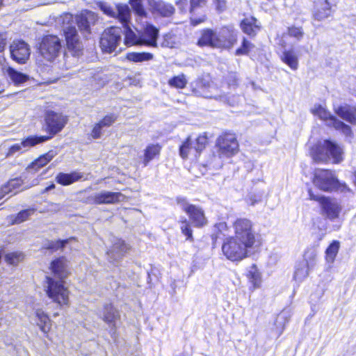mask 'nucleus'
Instances as JSON below:
<instances>
[{"mask_svg": "<svg viewBox=\"0 0 356 356\" xmlns=\"http://www.w3.org/2000/svg\"><path fill=\"white\" fill-rule=\"evenodd\" d=\"M51 269L55 278L46 276V293L54 302L60 305H67L69 302V291L63 282L68 275L67 260L64 257L54 259L51 263Z\"/></svg>", "mask_w": 356, "mask_h": 356, "instance_id": "1", "label": "nucleus"}, {"mask_svg": "<svg viewBox=\"0 0 356 356\" xmlns=\"http://www.w3.org/2000/svg\"><path fill=\"white\" fill-rule=\"evenodd\" d=\"M252 248L233 236L226 238L222 245L224 256L232 261H241L248 256Z\"/></svg>", "mask_w": 356, "mask_h": 356, "instance_id": "2", "label": "nucleus"}, {"mask_svg": "<svg viewBox=\"0 0 356 356\" xmlns=\"http://www.w3.org/2000/svg\"><path fill=\"white\" fill-rule=\"evenodd\" d=\"M131 10L127 5L118 7V19L122 24L126 45H140V33L136 34L129 26Z\"/></svg>", "mask_w": 356, "mask_h": 356, "instance_id": "3", "label": "nucleus"}, {"mask_svg": "<svg viewBox=\"0 0 356 356\" xmlns=\"http://www.w3.org/2000/svg\"><path fill=\"white\" fill-rule=\"evenodd\" d=\"M41 56L48 61H53L63 53L60 38L54 35L44 36L39 47Z\"/></svg>", "mask_w": 356, "mask_h": 356, "instance_id": "4", "label": "nucleus"}, {"mask_svg": "<svg viewBox=\"0 0 356 356\" xmlns=\"http://www.w3.org/2000/svg\"><path fill=\"white\" fill-rule=\"evenodd\" d=\"M234 238L253 248L256 242V234L252 222L247 218H238L233 224Z\"/></svg>", "mask_w": 356, "mask_h": 356, "instance_id": "5", "label": "nucleus"}, {"mask_svg": "<svg viewBox=\"0 0 356 356\" xmlns=\"http://www.w3.org/2000/svg\"><path fill=\"white\" fill-rule=\"evenodd\" d=\"M122 29L118 26L105 29L99 41L102 50L109 54L115 51L122 42Z\"/></svg>", "mask_w": 356, "mask_h": 356, "instance_id": "6", "label": "nucleus"}, {"mask_svg": "<svg viewBox=\"0 0 356 356\" xmlns=\"http://www.w3.org/2000/svg\"><path fill=\"white\" fill-rule=\"evenodd\" d=\"M99 317L108 325L109 333L112 338L115 339L117 334V328L120 323V311L111 303H106L98 312Z\"/></svg>", "mask_w": 356, "mask_h": 356, "instance_id": "7", "label": "nucleus"}, {"mask_svg": "<svg viewBox=\"0 0 356 356\" xmlns=\"http://www.w3.org/2000/svg\"><path fill=\"white\" fill-rule=\"evenodd\" d=\"M309 195L311 200L320 203L322 214L327 218L334 220L339 218L341 207L335 200L322 195H316L311 190L309 191Z\"/></svg>", "mask_w": 356, "mask_h": 356, "instance_id": "8", "label": "nucleus"}, {"mask_svg": "<svg viewBox=\"0 0 356 356\" xmlns=\"http://www.w3.org/2000/svg\"><path fill=\"white\" fill-rule=\"evenodd\" d=\"M216 147L220 158L231 157L238 151V143L234 134L225 133L220 136L216 141Z\"/></svg>", "mask_w": 356, "mask_h": 356, "instance_id": "9", "label": "nucleus"}, {"mask_svg": "<svg viewBox=\"0 0 356 356\" xmlns=\"http://www.w3.org/2000/svg\"><path fill=\"white\" fill-rule=\"evenodd\" d=\"M207 143L208 139L205 135H200L195 140L188 137L180 146L179 155L184 159L189 156L197 157L205 148Z\"/></svg>", "mask_w": 356, "mask_h": 356, "instance_id": "10", "label": "nucleus"}, {"mask_svg": "<svg viewBox=\"0 0 356 356\" xmlns=\"http://www.w3.org/2000/svg\"><path fill=\"white\" fill-rule=\"evenodd\" d=\"M322 149L326 151V154H323L320 151L314 154V159L316 161H323L330 156L333 162L338 163L343 160V148L337 143L331 140H325L322 146Z\"/></svg>", "mask_w": 356, "mask_h": 356, "instance_id": "11", "label": "nucleus"}, {"mask_svg": "<svg viewBox=\"0 0 356 356\" xmlns=\"http://www.w3.org/2000/svg\"><path fill=\"white\" fill-rule=\"evenodd\" d=\"M313 182L322 191H332L337 185V178L332 171L317 170L314 173Z\"/></svg>", "mask_w": 356, "mask_h": 356, "instance_id": "12", "label": "nucleus"}, {"mask_svg": "<svg viewBox=\"0 0 356 356\" xmlns=\"http://www.w3.org/2000/svg\"><path fill=\"white\" fill-rule=\"evenodd\" d=\"M44 120V129L50 134L49 140L60 132L67 122L63 115L54 111H47Z\"/></svg>", "mask_w": 356, "mask_h": 356, "instance_id": "13", "label": "nucleus"}, {"mask_svg": "<svg viewBox=\"0 0 356 356\" xmlns=\"http://www.w3.org/2000/svg\"><path fill=\"white\" fill-rule=\"evenodd\" d=\"M64 35L67 51L73 56H79L82 54L83 44L76 29L70 26L64 29Z\"/></svg>", "mask_w": 356, "mask_h": 356, "instance_id": "14", "label": "nucleus"}, {"mask_svg": "<svg viewBox=\"0 0 356 356\" xmlns=\"http://www.w3.org/2000/svg\"><path fill=\"white\" fill-rule=\"evenodd\" d=\"M11 58L19 64H24L29 60L31 50L27 43L22 40H14L10 45Z\"/></svg>", "mask_w": 356, "mask_h": 356, "instance_id": "15", "label": "nucleus"}, {"mask_svg": "<svg viewBox=\"0 0 356 356\" xmlns=\"http://www.w3.org/2000/svg\"><path fill=\"white\" fill-rule=\"evenodd\" d=\"M216 48L230 49L237 42V31L232 27H223L217 33Z\"/></svg>", "mask_w": 356, "mask_h": 356, "instance_id": "16", "label": "nucleus"}, {"mask_svg": "<svg viewBox=\"0 0 356 356\" xmlns=\"http://www.w3.org/2000/svg\"><path fill=\"white\" fill-rule=\"evenodd\" d=\"M50 137L31 136L23 140L20 143H16L12 145L8 152L7 156H13L16 153H22L26 152L29 147L37 144L42 143L49 140Z\"/></svg>", "mask_w": 356, "mask_h": 356, "instance_id": "17", "label": "nucleus"}, {"mask_svg": "<svg viewBox=\"0 0 356 356\" xmlns=\"http://www.w3.org/2000/svg\"><path fill=\"white\" fill-rule=\"evenodd\" d=\"M159 29L151 24L147 23L143 30L140 32V45L157 47Z\"/></svg>", "mask_w": 356, "mask_h": 356, "instance_id": "18", "label": "nucleus"}, {"mask_svg": "<svg viewBox=\"0 0 356 356\" xmlns=\"http://www.w3.org/2000/svg\"><path fill=\"white\" fill-rule=\"evenodd\" d=\"M337 0H324L317 6L313 13L315 20L322 21L332 15L337 6Z\"/></svg>", "mask_w": 356, "mask_h": 356, "instance_id": "19", "label": "nucleus"}, {"mask_svg": "<svg viewBox=\"0 0 356 356\" xmlns=\"http://www.w3.org/2000/svg\"><path fill=\"white\" fill-rule=\"evenodd\" d=\"M98 20L97 14L92 11L86 10L76 17V23L83 34L90 33V26L96 24Z\"/></svg>", "mask_w": 356, "mask_h": 356, "instance_id": "20", "label": "nucleus"}, {"mask_svg": "<svg viewBox=\"0 0 356 356\" xmlns=\"http://www.w3.org/2000/svg\"><path fill=\"white\" fill-rule=\"evenodd\" d=\"M124 199V195L120 192H111L103 191L94 194L93 202L95 204H115L120 202Z\"/></svg>", "mask_w": 356, "mask_h": 356, "instance_id": "21", "label": "nucleus"}, {"mask_svg": "<svg viewBox=\"0 0 356 356\" xmlns=\"http://www.w3.org/2000/svg\"><path fill=\"white\" fill-rule=\"evenodd\" d=\"M127 250V247L124 241L115 238L111 248L107 252L109 261L113 264L118 263Z\"/></svg>", "mask_w": 356, "mask_h": 356, "instance_id": "22", "label": "nucleus"}, {"mask_svg": "<svg viewBox=\"0 0 356 356\" xmlns=\"http://www.w3.org/2000/svg\"><path fill=\"white\" fill-rule=\"evenodd\" d=\"M150 8L156 13L164 17H169L175 12L174 7L161 0H148Z\"/></svg>", "mask_w": 356, "mask_h": 356, "instance_id": "23", "label": "nucleus"}, {"mask_svg": "<svg viewBox=\"0 0 356 356\" xmlns=\"http://www.w3.org/2000/svg\"><path fill=\"white\" fill-rule=\"evenodd\" d=\"M335 113L351 124H356V108L349 105L339 106L334 108Z\"/></svg>", "mask_w": 356, "mask_h": 356, "instance_id": "24", "label": "nucleus"}, {"mask_svg": "<svg viewBox=\"0 0 356 356\" xmlns=\"http://www.w3.org/2000/svg\"><path fill=\"white\" fill-rule=\"evenodd\" d=\"M312 112L314 115L323 120L328 127H332L334 124V121L337 120L334 115L320 104L315 105L312 109Z\"/></svg>", "mask_w": 356, "mask_h": 356, "instance_id": "25", "label": "nucleus"}, {"mask_svg": "<svg viewBox=\"0 0 356 356\" xmlns=\"http://www.w3.org/2000/svg\"><path fill=\"white\" fill-rule=\"evenodd\" d=\"M23 184V180L21 177H16L10 179L6 184H4L0 189V200L3 198L6 194L13 193L16 194L19 191V188Z\"/></svg>", "mask_w": 356, "mask_h": 356, "instance_id": "26", "label": "nucleus"}, {"mask_svg": "<svg viewBox=\"0 0 356 356\" xmlns=\"http://www.w3.org/2000/svg\"><path fill=\"white\" fill-rule=\"evenodd\" d=\"M83 177V174L74 171L70 173L60 172L57 175L56 181L63 186L70 185Z\"/></svg>", "mask_w": 356, "mask_h": 356, "instance_id": "27", "label": "nucleus"}, {"mask_svg": "<svg viewBox=\"0 0 356 356\" xmlns=\"http://www.w3.org/2000/svg\"><path fill=\"white\" fill-rule=\"evenodd\" d=\"M217 38V33L216 32L211 29H205L202 31L201 37L197 41V45L200 47L208 46L216 48Z\"/></svg>", "mask_w": 356, "mask_h": 356, "instance_id": "28", "label": "nucleus"}, {"mask_svg": "<svg viewBox=\"0 0 356 356\" xmlns=\"http://www.w3.org/2000/svg\"><path fill=\"white\" fill-rule=\"evenodd\" d=\"M4 75L9 79L15 85L23 83L29 80L27 74L18 72L11 67L3 68Z\"/></svg>", "mask_w": 356, "mask_h": 356, "instance_id": "29", "label": "nucleus"}, {"mask_svg": "<svg viewBox=\"0 0 356 356\" xmlns=\"http://www.w3.org/2000/svg\"><path fill=\"white\" fill-rule=\"evenodd\" d=\"M241 27L245 33L251 37L256 35L260 30L257 20L253 17L244 19L241 23Z\"/></svg>", "mask_w": 356, "mask_h": 356, "instance_id": "30", "label": "nucleus"}, {"mask_svg": "<svg viewBox=\"0 0 356 356\" xmlns=\"http://www.w3.org/2000/svg\"><path fill=\"white\" fill-rule=\"evenodd\" d=\"M187 214L195 227H200L207 224L204 211L200 207L195 205Z\"/></svg>", "mask_w": 356, "mask_h": 356, "instance_id": "31", "label": "nucleus"}, {"mask_svg": "<svg viewBox=\"0 0 356 356\" xmlns=\"http://www.w3.org/2000/svg\"><path fill=\"white\" fill-rule=\"evenodd\" d=\"M37 318V325L40 330L47 334L51 329V322L49 316L42 309H37L35 312Z\"/></svg>", "mask_w": 356, "mask_h": 356, "instance_id": "32", "label": "nucleus"}, {"mask_svg": "<svg viewBox=\"0 0 356 356\" xmlns=\"http://www.w3.org/2000/svg\"><path fill=\"white\" fill-rule=\"evenodd\" d=\"M56 153L54 151H49L47 154L40 156L38 159L33 162L29 167V171H37L40 168L47 164L54 156Z\"/></svg>", "mask_w": 356, "mask_h": 356, "instance_id": "33", "label": "nucleus"}, {"mask_svg": "<svg viewBox=\"0 0 356 356\" xmlns=\"http://www.w3.org/2000/svg\"><path fill=\"white\" fill-rule=\"evenodd\" d=\"M126 58L134 63H141L152 60L154 55L149 52H130L127 54Z\"/></svg>", "mask_w": 356, "mask_h": 356, "instance_id": "34", "label": "nucleus"}, {"mask_svg": "<svg viewBox=\"0 0 356 356\" xmlns=\"http://www.w3.org/2000/svg\"><path fill=\"white\" fill-rule=\"evenodd\" d=\"M282 60L292 70H296L298 69V57L293 50L284 51L282 56Z\"/></svg>", "mask_w": 356, "mask_h": 356, "instance_id": "35", "label": "nucleus"}, {"mask_svg": "<svg viewBox=\"0 0 356 356\" xmlns=\"http://www.w3.org/2000/svg\"><path fill=\"white\" fill-rule=\"evenodd\" d=\"M35 212L34 209H27L19 211L16 216L11 215L9 218L13 225L20 224L32 216Z\"/></svg>", "mask_w": 356, "mask_h": 356, "instance_id": "36", "label": "nucleus"}, {"mask_svg": "<svg viewBox=\"0 0 356 356\" xmlns=\"http://www.w3.org/2000/svg\"><path fill=\"white\" fill-rule=\"evenodd\" d=\"M161 147L159 145H149L145 149L143 164L147 166L156 155L160 153Z\"/></svg>", "mask_w": 356, "mask_h": 356, "instance_id": "37", "label": "nucleus"}, {"mask_svg": "<svg viewBox=\"0 0 356 356\" xmlns=\"http://www.w3.org/2000/svg\"><path fill=\"white\" fill-rule=\"evenodd\" d=\"M340 248L338 241H333L325 250V259L328 263H333Z\"/></svg>", "mask_w": 356, "mask_h": 356, "instance_id": "38", "label": "nucleus"}, {"mask_svg": "<svg viewBox=\"0 0 356 356\" xmlns=\"http://www.w3.org/2000/svg\"><path fill=\"white\" fill-rule=\"evenodd\" d=\"M247 277L250 282L252 283L254 289H256L259 286L261 282V275L254 265H252L250 268V270H248V273L247 274Z\"/></svg>", "mask_w": 356, "mask_h": 356, "instance_id": "39", "label": "nucleus"}, {"mask_svg": "<svg viewBox=\"0 0 356 356\" xmlns=\"http://www.w3.org/2000/svg\"><path fill=\"white\" fill-rule=\"evenodd\" d=\"M311 268H308L305 263L298 264L296 267L293 278L298 282H302L309 275V270Z\"/></svg>", "mask_w": 356, "mask_h": 356, "instance_id": "40", "label": "nucleus"}, {"mask_svg": "<svg viewBox=\"0 0 356 356\" xmlns=\"http://www.w3.org/2000/svg\"><path fill=\"white\" fill-rule=\"evenodd\" d=\"M168 84L171 87L183 89L187 84V80L185 77V75L181 74L170 79L168 81Z\"/></svg>", "mask_w": 356, "mask_h": 356, "instance_id": "41", "label": "nucleus"}, {"mask_svg": "<svg viewBox=\"0 0 356 356\" xmlns=\"http://www.w3.org/2000/svg\"><path fill=\"white\" fill-rule=\"evenodd\" d=\"M332 127L340 131L346 137L352 138L353 136L350 127L338 119L334 121V124Z\"/></svg>", "mask_w": 356, "mask_h": 356, "instance_id": "42", "label": "nucleus"}, {"mask_svg": "<svg viewBox=\"0 0 356 356\" xmlns=\"http://www.w3.org/2000/svg\"><path fill=\"white\" fill-rule=\"evenodd\" d=\"M125 4H120L116 7V10H115L109 4L105 2H100L99 3V9L106 15L115 17L118 19V7L120 6H124Z\"/></svg>", "mask_w": 356, "mask_h": 356, "instance_id": "43", "label": "nucleus"}, {"mask_svg": "<svg viewBox=\"0 0 356 356\" xmlns=\"http://www.w3.org/2000/svg\"><path fill=\"white\" fill-rule=\"evenodd\" d=\"M129 3L132 10L138 16L143 17L147 15L142 0H130Z\"/></svg>", "mask_w": 356, "mask_h": 356, "instance_id": "44", "label": "nucleus"}, {"mask_svg": "<svg viewBox=\"0 0 356 356\" xmlns=\"http://www.w3.org/2000/svg\"><path fill=\"white\" fill-rule=\"evenodd\" d=\"M24 255L21 252H10L6 254L5 260L6 262L11 265H17L19 262L22 261Z\"/></svg>", "mask_w": 356, "mask_h": 356, "instance_id": "45", "label": "nucleus"}, {"mask_svg": "<svg viewBox=\"0 0 356 356\" xmlns=\"http://www.w3.org/2000/svg\"><path fill=\"white\" fill-rule=\"evenodd\" d=\"M254 47V44H252L250 42H249L245 38H243L242 44L239 48H238L236 50L235 54L236 56L246 55L251 51V49Z\"/></svg>", "mask_w": 356, "mask_h": 356, "instance_id": "46", "label": "nucleus"}, {"mask_svg": "<svg viewBox=\"0 0 356 356\" xmlns=\"http://www.w3.org/2000/svg\"><path fill=\"white\" fill-rule=\"evenodd\" d=\"M316 257L317 254L315 250H311L307 251L305 254V265L312 269L316 264Z\"/></svg>", "mask_w": 356, "mask_h": 356, "instance_id": "47", "label": "nucleus"}, {"mask_svg": "<svg viewBox=\"0 0 356 356\" xmlns=\"http://www.w3.org/2000/svg\"><path fill=\"white\" fill-rule=\"evenodd\" d=\"M180 229L182 234L186 236L187 240H193L192 229L189 222L186 218L180 221Z\"/></svg>", "mask_w": 356, "mask_h": 356, "instance_id": "48", "label": "nucleus"}, {"mask_svg": "<svg viewBox=\"0 0 356 356\" xmlns=\"http://www.w3.org/2000/svg\"><path fill=\"white\" fill-rule=\"evenodd\" d=\"M209 91L208 92L205 93L204 95H203V96L205 98H213L216 100H219L222 102H226L227 101V97L225 95L214 93L212 92L213 90H217V89L215 88V86H209Z\"/></svg>", "mask_w": 356, "mask_h": 356, "instance_id": "49", "label": "nucleus"}, {"mask_svg": "<svg viewBox=\"0 0 356 356\" xmlns=\"http://www.w3.org/2000/svg\"><path fill=\"white\" fill-rule=\"evenodd\" d=\"M176 201L179 207L186 213H188L191 211V209L193 208V207L195 206L193 204H189L186 198L184 197H177Z\"/></svg>", "mask_w": 356, "mask_h": 356, "instance_id": "50", "label": "nucleus"}, {"mask_svg": "<svg viewBox=\"0 0 356 356\" xmlns=\"http://www.w3.org/2000/svg\"><path fill=\"white\" fill-rule=\"evenodd\" d=\"M176 201L179 207L186 213H188L191 211V209L193 208V207L195 206L193 204H189L186 198L184 197H177Z\"/></svg>", "mask_w": 356, "mask_h": 356, "instance_id": "51", "label": "nucleus"}, {"mask_svg": "<svg viewBox=\"0 0 356 356\" xmlns=\"http://www.w3.org/2000/svg\"><path fill=\"white\" fill-rule=\"evenodd\" d=\"M288 34L289 36L300 40L303 37L304 32L300 27L291 26L288 28Z\"/></svg>", "mask_w": 356, "mask_h": 356, "instance_id": "52", "label": "nucleus"}, {"mask_svg": "<svg viewBox=\"0 0 356 356\" xmlns=\"http://www.w3.org/2000/svg\"><path fill=\"white\" fill-rule=\"evenodd\" d=\"M116 119V115L114 114H109L106 115L98 123L102 126V128L109 127L115 122Z\"/></svg>", "mask_w": 356, "mask_h": 356, "instance_id": "53", "label": "nucleus"}, {"mask_svg": "<svg viewBox=\"0 0 356 356\" xmlns=\"http://www.w3.org/2000/svg\"><path fill=\"white\" fill-rule=\"evenodd\" d=\"M67 243V241H51L49 243L47 248L52 251H56L62 249Z\"/></svg>", "mask_w": 356, "mask_h": 356, "instance_id": "54", "label": "nucleus"}, {"mask_svg": "<svg viewBox=\"0 0 356 356\" xmlns=\"http://www.w3.org/2000/svg\"><path fill=\"white\" fill-rule=\"evenodd\" d=\"M334 190L340 191L341 193H349L353 194V192L351 189L346 184V183H341L337 179V185L336 186Z\"/></svg>", "mask_w": 356, "mask_h": 356, "instance_id": "55", "label": "nucleus"}, {"mask_svg": "<svg viewBox=\"0 0 356 356\" xmlns=\"http://www.w3.org/2000/svg\"><path fill=\"white\" fill-rule=\"evenodd\" d=\"M190 12L193 13L197 8L202 7L206 3V0H190Z\"/></svg>", "mask_w": 356, "mask_h": 356, "instance_id": "56", "label": "nucleus"}, {"mask_svg": "<svg viewBox=\"0 0 356 356\" xmlns=\"http://www.w3.org/2000/svg\"><path fill=\"white\" fill-rule=\"evenodd\" d=\"M8 33L6 31L0 32V53L3 52L7 44Z\"/></svg>", "mask_w": 356, "mask_h": 356, "instance_id": "57", "label": "nucleus"}, {"mask_svg": "<svg viewBox=\"0 0 356 356\" xmlns=\"http://www.w3.org/2000/svg\"><path fill=\"white\" fill-rule=\"evenodd\" d=\"M103 129L104 128H102L99 123L95 124L92 130L91 136L95 139L99 138L102 136Z\"/></svg>", "mask_w": 356, "mask_h": 356, "instance_id": "58", "label": "nucleus"}, {"mask_svg": "<svg viewBox=\"0 0 356 356\" xmlns=\"http://www.w3.org/2000/svg\"><path fill=\"white\" fill-rule=\"evenodd\" d=\"M177 5L181 12H186L188 6V0H179L177 2Z\"/></svg>", "mask_w": 356, "mask_h": 356, "instance_id": "59", "label": "nucleus"}, {"mask_svg": "<svg viewBox=\"0 0 356 356\" xmlns=\"http://www.w3.org/2000/svg\"><path fill=\"white\" fill-rule=\"evenodd\" d=\"M216 3V8L218 10H222L225 8V0H213Z\"/></svg>", "mask_w": 356, "mask_h": 356, "instance_id": "60", "label": "nucleus"}, {"mask_svg": "<svg viewBox=\"0 0 356 356\" xmlns=\"http://www.w3.org/2000/svg\"><path fill=\"white\" fill-rule=\"evenodd\" d=\"M229 80L228 81V84L229 86H235V85H236V74H229Z\"/></svg>", "mask_w": 356, "mask_h": 356, "instance_id": "61", "label": "nucleus"}, {"mask_svg": "<svg viewBox=\"0 0 356 356\" xmlns=\"http://www.w3.org/2000/svg\"><path fill=\"white\" fill-rule=\"evenodd\" d=\"M203 21H204V18L198 19L191 18V23H192L193 25H197V24H199L200 23L202 22Z\"/></svg>", "mask_w": 356, "mask_h": 356, "instance_id": "62", "label": "nucleus"}, {"mask_svg": "<svg viewBox=\"0 0 356 356\" xmlns=\"http://www.w3.org/2000/svg\"><path fill=\"white\" fill-rule=\"evenodd\" d=\"M227 227L225 222H220L216 225V228L219 230H222L223 229H225Z\"/></svg>", "mask_w": 356, "mask_h": 356, "instance_id": "63", "label": "nucleus"}, {"mask_svg": "<svg viewBox=\"0 0 356 356\" xmlns=\"http://www.w3.org/2000/svg\"><path fill=\"white\" fill-rule=\"evenodd\" d=\"M55 188V184H51V185H49V186H47L46 188H45V191H49L52 189H54Z\"/></svg>", "mask_w": 356, "mask_h": 356, "instance_id": "64", "label": "nucleus"}]
</instances>
